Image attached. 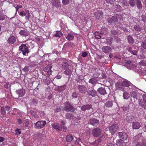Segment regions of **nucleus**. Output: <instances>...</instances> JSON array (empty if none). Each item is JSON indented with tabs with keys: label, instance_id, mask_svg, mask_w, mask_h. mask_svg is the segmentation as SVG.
I'll return each mask as SVG.
<instances>
[{
	"label": "nucleus",
	"instance_id": "nucleus-52",
	"mask_svg": "<svg viewBox=\"0 0 146 146\" xmlns=\"http://www.w3.org/2000/svg\"><path fill=\"white\" fill-rule=\"evenodd\" d=\"M86 110H90L92 108V105H86Z\"/></svg>",
	"mask_w": 146,
	"mask_h": 146
},
{
	"label": "nucleus",
	"instance_id": "nucleus-8",
	"mask_svg": "<svg viewBox=\"0 0 146 146\" xmlns=\"http://www.w3.org/2000/svg\"><path fill=\"white\" fill-rule=\"evenodd\" d=\"M104 140V137L103 136H102L94 142L90 143V144L92 146H98Z\"/></svg>",
	"mask_w": 146,
	"mask_h": 146
},
{
	"label": "nucleus",
	"instance_id": "nucleus-24",
	"mask_svg": "<svg viewBox=\"0 0 146 146\" xmlns=\"http://www.w3.org/2000/svg\"><path fill=\"white\" fill-rule=\"evenodd\" d=\"M98 92L101 94L104 95L106 94L105 89L103 88H100L98 90Z\"/></svg>",
	"mask_w": 146,
	"mask_h": 146
},
{
	"label": "nucleus",
	"instance_id": "nucleus-59",
	"mask_svg": "<svg viewBox=\"0 0 146 146\" xmlns=\"http://www.w3.org/2000/svg\"><path fill=\"white\" fill-rule=\"evenodd\" d=\"M15 132L17 133H18L19 134H21V131H20V129L18 128H17L15 131Z\"/></svg>",
	"mask_w": 146,
	"mask_h": 146
},
{
	"label": "nucleus",
	"instance_id": "nucleus-49",
	"mask_svg": "<svg viewBox=\"0 0 146 146\" xmlns=\"http://www.w3.org/2000/svg\"><path fill=\"white\" fill-rule=\"evenodd\" d=\"M129 4L131 6H133L135 5L134 0H130Z\"/></svg>",
	"mask_w": 146,
	"mask_h": 146
},
{
	"label": "nucleus",
	"instance_id": "nucleus-14",
	"mask_svg": "<svg viewBox=\"0 0 146 146\" xmlns=\"http://www.w3.org/2000/svg\"><path fill=\"white\" fill-rule=\"evenodd\" d=\"M103 13L102 11H99L95 13L94 15L95 16L97 19L99 20L102 17Z\"/></svg>",
	"mask_w": 146,
	"mask_h": 146
},
{
	"label": "nucleus",
	"instance_id": "nucleus-11",
	"mask_svg": "<svg viewBox=\"0 0 146 146\" xmlns=\"http://www.w3.org/2000/svg\"><path fill=\"white\" fill-rule=\"evenodd\" d=\"M99 123V120L95 118L90 119L88 122L89 124L95 126H97L98 125Z\"/></svg>",
	"mask_w": 146,
	"mask_h": 146
},
{
	"label": "nucleus",
	"instance_id": "nucleus-35",
	"mask_svg": "<svg viewBox=\"0 0 146 146\" xmlns=\"http://www.w3.org/2000/svg\"><path fill=\"white\" fill-rule=\"evenodd\" d=\"M62 35V33L60 31H58L55 34L54 36L56 37H60Z\"/></svg>",
	"mask_w": 146,
	"mask_h": 146
},
{
	"label": "nucleus",
	"instance_id": "nucleus-30",
	"mask_svg": "<svg viewBox=\"0 0 146 146\" xmlns=\"http://www.w3.org/2000/svg\"><path fill=\"white\" fill-rule=\"evenodd\" d=\"M143 102L140 101L139 103L141 106L144 109H146V101H142Z\"/></svg>",
	"mask_w": 146,
	"mask_h": 146
},
{
	"label": "nucleus",
	"instance_id": "nucleus-29",
	"mask_svg": "<svg viewBox=\"0 0 146 146\" xmlns=\"http://www.w3.org/2000/svg\"><path fill=\"white\" fill-rule=\"evenodd\" d=\"M65 116L66 118L68 119H71L74 118V116L69 113H67L65 114Z\"/></svg>",
	"mask_w": 146,
	"mask_h": 146
},
{
	"label": "nucleus",
	"instance_id": "nucleus-34",
	"mask_svg": "<svg viewBox=\"0 0 146 146\" xmlns=\"http://www.w3.org/2000/svg\"><path fill=\"white\" fill-rule=\"evenodd\" d=\"M105 106L107 107H111L112 106L111 101H108L105 104Z\"/></svg>",
	"mask_w": 146,
	"mask_h": 146
},
{
	"label": "nucleus",
	"instance_id": "nucleus-48",
	"mask_svg": "<svg viewBox=\"0 0 146 146\" xmlns=\"http://www.w3.org/2000/svg\"><path fill=\"white\" fill-rule=\"evenodd\" d=\"M134 28L135 30L137 31H139L141 30V28L139 26H135Z\"/></svg>",
	"mask_w": 146,
	"mask_h": 146
},
{
	"label": "nucleus",
	"instance_id": "nucleus-22",
	"mask_svg": "<svg viewBox=\"0 0 146 146\" xmlns=\"http://www.w3.org/2000/svg\"><path fill=\"white\" fill-rule=\"evenodd\" d=\"M66 141L68 142L71 141L73 139V138L72 135L69 134L67 135L66 137Z\"/></svg>",
	"mask_w": 146,
	"mask_h": 146
},
{
	"label": "nucleus",
	"instance_id": "nucleus-26",
	"mask_svg": "<svg viewBox=\"0 0 146 146\" xmlns=\"http://www.w3.org/2000/svg\"><path fill=\"white\" fill-rule=\"evenodd\" d=\"M19 34L21 35L25 36H28L29 34L27 31L25 30L20 31L19 32Z\"/></svg>",
	"mask_w": 146,
	"mask_h": 146
},
{
	"label": "nucleus",
	"instance_id": "nucleus-13",
	"mask_svg": "<svg viewBox=\"0 0 146 146\" xmlns=\"http://www.w3.org/2000/svg\"><path fill=\"white\" fill-rule=\"evenodd\" d=\"M88 94L93 97L95 96L96 95L97 92L93 88H90L88 91Z\"/></svg>",
	"mask_w": 146,
	"mask_h": 146
},
{
	"label": "nucleus",
	"instance_id": "nucleus-15",
	"mask_svg": "<svg viewBox=\"0 0 146 146\" xmlns=\"http://www.w3.org/2000/svg\"><path fill=\"white\" fill-rule=\"evenodd\" d=\"M52 127L54 129L59 131H62L63 129L62 127L60 126L59 124L57 123H55L53 124L52 125Z\"/></svg>",
	"mask_w": 146,
	"mask_h": 146
},
{
	"label": "nucleus",
	"instance_id": "nucleus-44",
	"mask_svg": "<svg viewBox=\"0 0 146 146\" xmlns=\"http://www.w3.org/2000/svg\"><path fill=\"white\" fill-rule=\"evenodd\" d=\"M26 10L24 11H23L19 13V15L23 17L24 16H26Z\"/></svg>",
	"mask_w": 146,
	"mask_h": 146
},
{
	"label": "nucleus",
	"instance_id": "nucleus-3",
	"mask_svg": "<svg viewBox=\"0 0 146 146\" xmlns=\"http://www.w3.org/2000/svg\"><path fill=\"white\" fill-rule=\"evenodd\" d=\"M144 93L142 91L140 90L138 92L135 91H132L130 92V94L131 100H142V93Z\"/></svg>",
	"mask_w": 146,
	"mask_h": 146
},
{
	"label": "nucleus",
	"instance_id": "nucleus-60",
	"mask_svg": "<svg viewBox=\"0 0 146 146\" xmlns=\"http://www.w3.org/2000/svg\"><path fill=\"white\" fill-rule=\"evenodd\" d=\"M78 95V93L76 92H74L73 94L72 97L73 98H76Z\"/></svg>",
	"mask_w": 146,
	"mask_h": 146
},
{
	"label": "nucleus",
	"instance_id": "nucleus-56",
	"mask_svg": "<svg viewBox=\"0 0 146 146\" xmlns=\"http://www.w3.org/2000/svg\"><path fill=\"white\" fill-rule=\"evenodd\" d=\"M17 121L19 125H21L23 123V120H22L20 119H17Z\"/></svg>",
	"mask_w": 146,
	"mask_h": 146
},
{
	"label": "nucleus",
	"instance_id": "nucleus-27",
	"mask_svg": "<svg viewBox=\"0 0 146 146\" xmlns=\"http://www.w3.org/2000/svg\"><path fill=\"white\" fill-rule=\"evenodd\" d=\"M66 38L69 40H72L74 38V36L72 34L69 33L66 36Z\"/></svg>",
	"mask_w": 146,
	"mask_h": 146
},
{
	"label": "nucleus",
	"instance_id": "nucleus-31",
	"mask_svg": "<svg viewBox=\"0 0 146 146\" xmlns=\"http://www.w3.org/2000/svg\"><path fill=\"white\" fill-rule=\"evenodd\" d=\"M128 42L130 44H132L133 43L134 40L132 37L129 36L127 37Z\"/></svg>",
	"mask_w": 146,
	"mask_h": 146
},
{
	"label": "nucleus",
	"instance_id": "nucleus-1",
	"mask_svg": "<svg viewBox=\"0 0 146 146\" xmlns=\"http://www.w3.org/2000/svg\"><path fill=\"white\" fill-rule=\"evenodd\" d=\"M115 85L117 89L123 91L129 90L132 86L131 82L126 80H124L121 83L117 82Z\"/></svg>",
	"mask_w": 146,
	"mask_h": 146
},
{
	"label": "nucleus",
	"instance_id": "nucleus-21",
	"mask_svg": "<svg viewBox=\"0 0 146 146\" xmlns=\"http://www.w3.org/2000/svg\"><path fill=\"white\" fill-rule=\"evenodd\" d=\"M117 21V18L115 17H112L111 18H109L108 19V21L110 23L116 22Z\"/></svg>",
	"mask_w": 146,
	"mask_h": 146
},
{
	"label": "nucleus",
	"instance_id": "nucleus-53",
	"mask_svg": "<svg viewBox=\"0 0 146 146\" xmlns=\"http://www.w3.org/2000/svg\"><path fill=\"white\" fill-rule=\"evenodd\" d=\"M108 3H109L111 4H113L115 1V0H106Z\"/></svg>",
	"mask_w": 146,
	"mask_h": 146
},
{
	"label": "nucleus",
	"instance_id": "nucleus-28",
	"mask_svg": "<svg viewBox=\"0 0 146 146\" xmlns=\"http://www.w3.org/2000/svg\"><path fill=\"white\" fill-rule=\"evenodd\" d=\"M31 113L32 115L36 119H37L38 118V116L36 114V112L35 111L31 110Z\"/></svg>",
	"mask_w": 146,
	"mask_h": 146
},
{
	"label": "nucleus",
	"instance_id": "nucleus-17",
	"mask_svg": "<svg viewBox=\"0 0 146 146\" xmlns=\"http://www.w3.org/2000/svg\"><path fill=\"white\" fill-rule=\"evenodd\" d=\"M78 88L80 92L82 93H85L87 91L86 87L83 85H78Z\"/></svg>",
	"mask_w": 146,
	"mask_h": 146
},
{
	"label": "nucleus",
	"instance_id": "nucleus-37",
	"mask_svg": "<svg viewBox=\"0 0 146 146\" xmlns=\"http://www.w3.org/2000/svg\"><path fill=\"white\" fill-rule=\"evenodd\" d=\"M139 64L140 66H146V60H141L139 62Z\"/></svg>",
	"mask_w": 146,
	"mask_h": 146
},
{
	"label": "nucleus",
	"instance_id": "nucleus-45",
	"mask_svg": "<svg viewBox=\"0 0 146 146\" xmlns=\"http://www.w3.org/2000/svg\"><path fill=\"white\" fill-rule=\"evenodd\" d=\"M1 114L2 115H5L6 113L5 111V108L4 107H1Z\"/></svg>",
	"mask_w": 146,
	"mask_h": 146
},
{
	"label": "nucleus",
	"instance_id": "nucleus-33",
	"mask_svg": "<svg viewBox=\"0 0 146 146\" xmlns=\"http://www.w3.org/2000/svg\"><path fill=\"white\" fill-rule=\"evenodd\" d=\"M64 74L67 75H70L72 73L71 71L69 69H67L64 72Z\"/></svg>",
	"mask_w": 146,
	"mask_h": 146
},
{
	"label": "nucleus",
	"instance_id": "nucleus-40",
	"mask_svg": "<svg viewBox=\"0 0 146 146\" xmlns=\"http://www.w3.org/2000/svg\"><path fill=\"white\" fill-rule=\"evenodd\" d=\"M23 123L25 124V125L26 127H28L29 123V121L28 119H26L23 120Z\"/></svg>",
	"mask_w": 146,
	"mask_h": 146
},
{
	"label": "nucleus",
	"instance_id": "nucleus-46",
	"mask_svg": "<svg viewBox=\"0 0 146 146\" xmlns=\"http://www.w3.org/2000/svg\"><path fill=\"white\" fill-rule=\"evenodd\" d=\"M69 2V0H62V2L63 4L66 5L68 4Z\"/></svg>",
	"mask_w": 146,
	"mask_h": 146
},
{
	"label": "nucleus",
	"instance_id": "nucleus-63",
	"mask_svg": "<svg viewBox=\"0 0 146 146\" xmlns=\"http://www.w3.org/2000/svg\"><path fill=\"white\" fill-rule=\"evenodd\" d=\"M127 50L130 52H131L132 48L131 47H129L127 48Z\"/></svg>",
	"mask_w": 146,
	"mask_h": 146
},
{
	"label": "nucleus",
	"instance_id": "nucleus-58",
	"mask_svg": "<svg viewBox=\"0 0 146 146\" xmlns=\"http://www.w3.org/2000/svg\"><path fill=\"white\" fill-rule=\"evenodd\" d=\"M95 37L96 38L99 39L101 38V36L99 35L95 34Z\"/></svg>",
	"mask_w": 146,
	"mask_h": 146
},
{
	"label": "nucleus",
	"instance_id": "nucleus-43",
	"mask_svg": "<svg viewBox=\"0 0 146 146\" xmlns=\"http://www.w3.org/2000/svg\"><path fill=\"white\" fill-rule=\"evenodd\" d=\"M136 146H146V145L143 142L138 143Z\"/></svg>",
	"mask_w": 146,
	"mask_h": 146
},
{
	"label": "nucleus",
	"instance_id": "nucleus-62",
	"mask_svg": "<svg viewBox=\"0 0 146 146\" xmlns=\"http://www.w3.org/2000/svg\"><path fill=\"white\" fill-rule=\"evenodd\" d=\"M138 50H133L132 51V53L134 55H135L137 54V52H138Z\"/></svg>",
	"mask_w": 146,
	"mask_h": 146
},
{
	"label": "nucleus",
	"instance_id": "nucleus-47",
	"mask_svg": "<svg viewBox=\"0 0 146 146\" xmlns=\"http://www.w3.org/2000/svg\"><path fill=\"white\" fill-rule=\"evenodd\" d=\"M122 108H123V111L125 112L127 111L129 109V108L128 106H125V107L123 106V107Z\"/></svg>",
	"mask_w": 146,
	"mask_h": 146
},
{
	"label": "nucleus",
	"instance_id": "nucleus-18",
	"mask_svg": "<svg viewBox=\"0 0 146 146\" xmlns=\"http://www.w3.org/2000/svg\"><path fill=\"white\" fill-rule=\"evenodd\" d=\"M141 126V125L139 122L135 121L132 123V128L134 129H138Z\"/></svg>",
	"mask_w": 146,
	"mask_h": 146
},
{
	"label": "nucleus",
	"instance_id": "nucleus-16",
	"mask_svg": "<svg viewBox=\"0 0 146 146\" xmlns=\"http://www.w3.org/2000/svg\"><path fill=\"white\" fill-rule=\"evenodd\" d=\"M7 41L8 43L10 44H13L16 42L15 38L13 36H11L9 38Z\"/></svg>",
	"mask_w": 146,
	"mask_h": 146
},
{
	"label": "nucleus",
	"instance_id": "nucleus-55",
	"mask_svg": "<svg viewBox=\"0 0 146 146\" xmlns=\"http://www.w3.org/2000/svg\"><path fill=\"white\" fill-rule=\"evenodd\" d=\"M111 33L113 35H115L117 34V31L114 30H112L111 31Z\"/></svg>",
	"mask_w": 146,
	"mask_h": 146
},
{
	"label": "nucleus",
	"instance_id": "nucleus-25",
	"mask_svg": "<svg viewBox=\"0 0 146 146\" xmlns=\"http://www.w3.org/2000/svg\"><path fill=\"white\" fill-rule=\"evenodd\" d=\"M60 123H61L62 125L60 126L62 127L63 131L64 132H65L66 130V127L65 125V122L61 120L60 121Z\"/></svg>",
	"mask_w": 146,
	"mask_h": 146
},
{
	"label": "nucleus",
	"instance_id": "nucleus-57",
	"mask_svg": "<svg viewBox=\"0 0 146 146\" xmlns=\"http://www.w3.org/2000/svg\"><path fill=\"white\" fill-rule=\"evenodd\" d=\"M81 109L82 111H85L86 110V106L84 105L82 106L81 107Z\"/></svg>",
	"mask_w": 146,
	"mask_h": 146
},
{
	"label": "nucleus",
	"instance_id": "nucleus-23",
	"mask_svg": "<svg viewBox=\"0 0 146 146\" xmlns=\"http://www.w3.org/2000/svg\"><path fill=\"white\" fill-rule=\"evenodd\" d=\"M126 90L123 91L124 92L123 94V97L124 99L125 100H127L129 97V94Z\"/></svg>",
	"mask_w": 146,
	"mask_h": 146
},
{
	"label": "nucleus",
	"instance_id": "nucleus-32",
	"mask_svg": "<svg viewBox=\"0 0 146 146\" xmlns=\"http://www.w3.org/2000/svg\"><path fill=\"white\" fill-rule=\"evenodd\" d=\"M137 5L138 8L139 9H141L142 7V5L141 1L139 0H136Z\"/></svg>",
	"mask_w": 146,
	"mask_h": 146
},
{
	"label": "nucleus",
	"instance_id": "nucleus-19",
	"mask_svg": "<svg viewBox=\"0 0 146 146\" xmlns=\"http://www.w3.org/2000/svg\"><path fill=\"white\" fill-rule=\"evenodd\" d=\"M124 140L120 139L116 141V144L117 146H125L126 144L124 141Z\"/></svg>",
	"mask_w": 146,
	"mask_h": 146
},
{
	"label": "nucleus",
	"instance_id": "nucleus-2",
	"mask_svg": "<svg viewBox=\"0 0 146 146\" xmlns=\"http://www.w3.org/2000/svg\"><path fill=\"white\" fill-rule=\"evenodd\" d=\"M127 68L130 69L135 70L136 72H137L140 74L146 75V69L144 70L143 69L139 68L138 67L135 66L134 64H133L131 63L127 64Z\"/></svg>",
	"mask_w": 146,
	"mask_h": 146
},
{
	"label": "nucleus",
	"instance_id": "nucleus-38",
	"mask_svg": "<svg viewBox=\"0 0 146 146\" xmlns=\"http://www.w3.org/2000/svg\"><path fill=\"white\" fill-rule=\"evenodd\" d=\"M141 47L145 49H146V40L141 43Z\"/></svg>",
	"mask_w": 146,
	"mask_h": 146
},
{
	"label": "nucleus",
	"instance_id": "nucleus-6",
	"mask_svg": "<svg viewBox=\"0 0 146 146\" xmlns=\"http://www.w3.org/2000/svg\"><path fill=\"white\" fill-rule=\"evenodd\" d=\"M63 109L67 111L71 112L74 113H76L75 109H73V107L70 103H68V102H66L65 104V107Z\"/></svg>",
	"mask_w": 146,
	"mask_h": 146
},
{
	"label": "nucleus",
	"instance_id": "nucleus-36",
	"mask_svg": "<svg viewBox=\"0 0 146 146\" xmlns=\"http://www.w3.org/2000/svg\"><path fill=\"white\" fill-rule=\"evenodd\" d=\"M96 79L94 78H92L90 80L89 82L93 84H94L96 83Z\"/></svg>",
	"mask_w": 146,
	"mask_h": 146
},
{
	"label": "nucleus",
	"instance_id": "nucleus-64",
	"mask_svg": "<svg viewBox=\"0 0 146 146\" xmlns=\"http://www.w3.org/2000/svg\"><path fill=\"white\" fill-rule=\"evenodd\" d=\"M107 146H114V145L112 143H109L107 145Z\"/></svg>",
	"mask_w": 146,
	"mask_h": 146
},
{
	"label": "nucleus",
	"instance_id": "nucleus-12",
	"mask_svg": "<svg viewBox=\"0 0 146 146\" xmlns=\"http://www.w3.org/2000/svg\"><path fill=\"white\" fill-rule=\"evenodd\" d=\"M103 51L105 53H109L111 52V49L109 46H104L102 48Z\"/></svg>",
	"mask_w": 146,
	"mask_h": 146
},
{
	"label": "nucleus",
	"instance_id": "nucleus-61",
	"mask_svg": "<svg viewBox=\"0 0 146 146\" xmlns=\"http://www.w3.org/2000/svg\"><path fill=\"white\" fill-rule=\"evenodd\" d=\"M5 140V138L3 137H0V143L2 142Z\"/></svg>",
	"mask_w": 146,
	"mask_h": 146
},
{
	"label": "nucleus",
	"instance_id": "nucleus-41",
	"mask_svg": "<svg viewBox=\"0 0 146 146\" xmlns=\"http://www.w3.org/2000/svg\"><path fill=\"white\" fill-rule=\"evenodd\" d=\"M26 15L25 19H27L29 20L30 16V15L29 11L26 10Z\"/></svg>",
	"mask_w": 146,
	"mask_h": 146
},
{
	"label": "nucleus",
	"instance_id": "nucleus-50",
	"mask_svg": "<svg viewBox=\"0 0 146 146\" xmlns=\"http://www.w3.org/2000/svg\"><path fill=\"white\" fill-rule=\"evenodd\" d=\"M142 98L143 99V100H146V93L142 94Z\"/></svg>",
	"mask_w": 146,
	"mask_h": 146
},
{
	"label": "nucleus",
	"instance_id": "nucleus-51",
	"mask_svg": "<svg viewBox=\"0 0 146 146\" xmlns=\"http://www.w3.org/2000/svg\"><path fill=\"white\" fill-rule=\"evenodd\" d=\"M88 54L86 52H83L82 53V56L83 57H85L88 55Z\"/></svg>",
	"mask_w": 146,
	"mask_h": 146
},
{
	"label": "nucleus",
	"instance_id": "nucleus-10",
	"mask_svg": "<svg viewBox=\"0 0 146 146\" xmlns=\"http://www.w3.org/2000/svg\"><path fill=\"white\" fill-rule=\"evenodd\" d=\"M118 134L120 139L123 140H126L128 137L127 134L124 132H119Z\"/></svg>",
	"mask_w": 146,
	"mask_h": 146
},
{
	"label": "nucleus",
	"instance_id": "nucleus-39",
	"mask_svg": "<svg viewBox=\"0 0 146 146\" xmlns=\"http://www.w3.org/2000/svg\"><path fill=\"white\" fill-rule=\"evenodd\" d=\"M6 16L3 14L0 13V20H3L5 19Z\"/></svg>",
	"mask_w": 146,
	"mask_h": 146
},
{
	"label": "nucleus",
	"instance_id": "nucleus-7",
	"mask_svg": "<svg viewBox=\"0 0 146 146\" xmlns=\"http://www.w3.org/2000/svg\"><path fill=\"white\" fill-rule=\"evenodd\" d=\"M101 133V130L98 127L94 128L92 131V135L95 137H98L99 136Z\"/></svg>",
	"mask_w": 146,
	"mask_h": 146
},
{
	"label": "nucleus",
	"instance_id": "nucleus-54",
	"mask_svg": "<svg viewBox=\"0 0 146 146\" xmlns=\"http://www.w3.org/2000/svg\"><path fill=\"white\" fill-rule=\"evenodd\" d=\"M23 70L25 72H26L29 71L28 67L27 66H25L23 69Z\"/></svg>",
	"mask_w": 146,
	"mask_h": 146
},
{
	"label": "nucleus",
	"instance_id": "nucleus-42",
	"mask_svg": "<svg viewBox=\"0 0 146 146\" xmlns=\"http://www.w3.org/2000/svg\"><path fill=\"white\" fill-rule=\"evenodd\" d=\"M62 67L64 69H66L68 67V64L66 62H64L62 64Z\"/></svg>",
	"mask_w": 146,
	"mask_h": 146
},
{
	"label": "nucleus",
	"instance_id": "nucleus-20",
	"mask_svg": "<svg viewBox=\"0 0 146 146\" xmlns=\"http://www.w3.org/2000/svg\"><path fill=\"white\" fill-rule=\"evenodd\" d=\"M17 93L19 96L22 97L24 95L25 93V90L23 89L18 90L16 91Z\"/></svg>",
	"mask_w": 146,
	"mask_h": 146
},
{
	"label": "nucleus",
	"instance_id": "nucleus-9",
	"mask_svg": "<svg viewBox=\"0 0 146 146\" xmlns=\"http://www.w3.org/2000/svg\"><path fill=\"white\" fill-rule=\"evenodd\" d=\"M119 127L117 124H114L111 126L109 127V131L111 134H113L118 129Z\"/></svg>",
	"mask_w": 146,
	"mask_h": 146
},
{
	"label": "nucleus",
	"instance_id": "nucleus-4",
	"mask_svg": "<svg viewBox=\"0 0 146 146\" xmlns=\"http://www.w3.org/2000/svg\"><path fill=\"white\" fill-rule=\"evenodd\" d=\"M19 49L23 55H27L29 52V49L25 44H22L19 47Z\"/></svg>",
	"mask_w": 146,
	"mask_h": 146
},
{
	"label": "nucleus",
	"instance_id": "nucleus-5",
	"mask_svg": "<svg viewBox=\"0 0 146 146\" xmlns=\"http://www.w3.org/2000/svg\"><path fill=\"white\" fill-rule=\"evenodd\" d=\"M46 124L45 121L41 120L38 121L35 124V127L37 129H41L44 127Z\"/></svg>",
	"mask_w": 146,
	"mask_h": 146
}]
</instances>
